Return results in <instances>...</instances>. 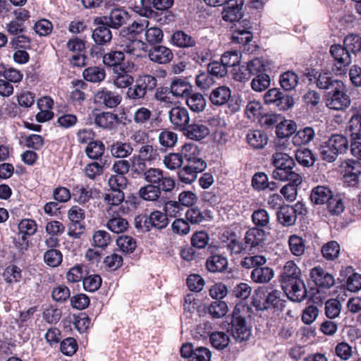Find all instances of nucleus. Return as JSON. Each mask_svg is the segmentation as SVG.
<instances>
[{"label":"nucleus","mask_w":361,"mask_h":361,"mask_svg":"<svg viewBox=\"0 0 361 361\" xmlns=\"http://www.w3.org/2000/svg\"><path fill=\"white\" fill-rule=\"evenodd\" d=\"M197 162L188 164L178 171V176L181 182L190 184L197 178V173L202 172L206 168V163L204 160H197Z\"/></svg>","instance_id":"f8f14e48"},{"label":"nucleus","mask_w":361,"mask_h":361,"mask_svg":"<svg viewBox=\"0 0 361 361\" xmlns=\"http://www.w3.org/2000/svg\"><path fill=\"white\" fill-rule=\"evenodd\" d=\"M149 25V22L146 19L135 20L127 27L121 30L120 35L133 37L145 32L146 28Z\"/></svg>","instance_id":"a878e982"},{"label":"nucleus","mask_w":361,"mask_h":361,"mask_svg":"<svg viewBox=\"0 0 361 361\" xmlns=\"http://www.w3.org/2000/svg\"><path fill=\"white\" fill-rule=\"evenodd\" d=\"M342 81L334 79L331 73L323 72L319 73L317 78V85L319 89L329 90L334 88L336 82H341Z\"/></svg>","instance_id":"864d4df0"},{"label":"nucleus","mask_w":361,"mask_h":361,"mask_svg":"<svg viewBox=\"0 0 361 361\" xmlns=\"http://www.w3.org/2000/svg\"><path fill=\"white\" fill-rule=\"evenodd\" d=\"M330 53L336 63L332 70L336 75H341L352 63V57L344 46L334 44L331 47Z\"/></svg>","instance_id":"0eeeda50"},{"label":"nucleus","mask_w":361,"mask_h":361,"mask_svg":"<svg viewBox=\"0 0 361 361\" xmlns=\"http://www.w3.org/2000/svg\"><path fill=\"white\" fill-rule=\"evenodd\" d=\"M287 297L293 302L302 301L307 295L305 284L301 278L281 285Z\"/></svg>","instance_id":"9d476101"},{"label":"nucleus","mask_w":361,"mask_h":361,"mask_svg":"<svg viewBox=\"0 0 361 361\" xmlns=\"http://www.w3.org/2000/svg\"><path fill=\"white\" fill-rule=\"evenodd\" d=\"M128 13L122 8H114L111 11L107 20L105 22L112 28H119L128 20Z\"/></svg>","instance_id":"b1692460"},{"label":"nucleus","mask_w":361,"mask_h":361,"mask_svg":"<svg viewBox=\"0 0 361 361\" xmlns=\"http://www.w3.org/2000/svg\"><path fill=\"white\" fill-rule=\"evenodd\" d=\"M222 12L223 19L226 21L235 22L242 18L243 0H228Z\"/></svg>","instance_id":"f3484780"},{"label":"nucleus","mask_w":361,"mask_h":361,"mask_svg":"<svg viewBox=\"0 0 361 361\" xmlns=\"http://www.w3.org/2000/svg\"><path fill=\"white\" fill-rule=\"evenodd\" d=\"M152 112L146 107H138L133 113V121L139 126H145L151 120Z\"/></svg>","instance_id":"4d7b16f0"},{"label":"nucleus","mask_w":361,"mask_h":361,"mask_svg":"<svg viewBox=\"0 0 361 361\" xmlns=\"http://www.w3.org/2000/svg\"><path fill=\"white\" fill-rule=\"evenodd\" d=\"M117 121V115L111 112L97 114L94 118V123L102 128H113Z\"/></svg>","instance_id":"473e14b6"},{"label":"nucleus","mask_w":361,"mask_h":361,"mask_svg":"<svg viewBox=\"0 0 361 361\" xmlns=\"http://www.w3.org/2000/svg\"><path fill=\"white\" fill-rule=\"evenodd\" d=\"M209 341L214 348L223 350L228 345L230 337L224 331H214L210 334Z\"/></svg>","instance_id":"c03bdc74"},{"label":"nucleus","mask_w":361,"mask_h":361,"mask_svg":"<svg viewBox=\"0 0 361 361\" xmlns=\"http://www.w3.org/2000/svg\"><path fill=\"white\" fill-rule=\"evenodd\" d=\"M298 79L299 78L295 73L288 71L280 75V85L283 90L290 91L297 86Z\"/></svg>","instance_id":"37998d69"},{"label":"nucleus","mask_w":361,"mask_h":361,"mask_svg":"<svg viewBox=\"0 0 361 361\" xmlns=\"http://www.w3.org/2000/svg\"><path fill=\"white\" fill-rule=\"evenodd\" d=\"M231 90L226 86H220L214 89L210 93L209 99L212 104L222 106L231 98Z\"/></svg>","instance_id":"393cba45"},{"label":"nucleus","mask_w":361,"mask_h":361,"mask_svg":"<svg viewBox=\"0 0 361 361\" xmlns=\"http://www.w3.org/2000/svg\"><path fill=\"white\" fill-rule=\"evenodd\" d=\"M295 156L297 161L304 166H312L315 161L313 154L307 148L297 149Z\"/></svg>","instance_id":"6e6d98bb"},{"label":"nucleus","mask_w":361,"mask_h":361,"mask_svg":"<svg viewBox=\"0 0 361 361\" xmlns=\"http://www.w3.org/2000/svg\"><path fill=\"white\" fill-rule=\"evenodd\" d=\"M303 205L297 203L295 207L290 206L281 207L277 212V219L284 226L293 225L296 221L295 212L298 209H302Z\"/></svg>","instance_id":"a211bd4d"},{"label":"nucleus","mask_w":361,"mask_h":361,"mask_svg":"<svg viewBox=\"0 0 361 361\" xmlns=\"http://www.w3.org/2000/svg\"><path fill=\"white\" fill-rule=\"evenodd\" d=\"M190 90L191 85L181 79L174 80L170 87L171 93L176 97L188 96Z\"/></svg>","instance_id":"ea45409f"},{"label":"nucleus","mask_w":361,"mask_h":361,"mask_svg":"<svg viewBox=\"0 0 361 361\" xmlns=\"http://www.w3.org/2000/svg\"><path fill=\"white\" fill-rule=\"evenodd\" d=\"M96 103L104 105L108 108H114L121 102V97L104 87L99 90L94 95Z\"/></svg>","instance_id":"dca6fc26"},{"label":"nucleus","mask_w":361,"mask_h":361,"mask_svg":"<svg viewBox=\"0 0 361 361\" xmlns=\"http://www.w3.org/2000/svg\"><path fill=\"white\" fill-rule=\"evenodd\" d=\"M288 245L291 253L295 256H301L305 252V241L301 237L297 235H291L289 237Z\"/></svg>","instance_id":"603ef678"},{"label":"nucleus","mask_w":361,"mask_h":361,"mask_svg":"<svg viewBox=\"0 0 361 361\" xmlns=\"http://www.w3.org/2000/svg\"><path fill=\"white\" fill-rule=\"evenodd\" d=\"M145 40L150 44H157L163 39L162 30L157 26H148L145 32Z\"/></svg>","instance_id":"e2e57ef3"},{"label":"nucleus","mask_w":361,"mask_h":361,"mask_svg":"<svg viewBox=\"0 0 361 361\" xmlns=\"http://www.w3.org/2000/svg\"><path fill=\"white\" fill-rule=\"evenodd\" d=\"M111 154L116 158H125L130 155L133 148L130 143L117 141L111 146Z\"/></svg>","instance_id":"e433bc0d"},{"label":"nucleus","mask_w":361,"mask_h":361,"mask_svg":"<svg viewBox=\"0 0 361 361\" xmlns=\"http://www.w3.org/2000/svg\"><path fill=\"white\" fill-rule=\"evenodd\" d=\"M184 130L187 137L195 140H200L209 134V128L202 123L188 125Z\"/></svg>","instance_id":"5701e85b"},{"label":"nucleus","mask_w":361,"mask_h":361,"mask_svg":"<svg viewBox=\"0 0 361 361\" xmlns=\"http://www.w3.org/2000/svg\"><path fill=\"white\" fill-rule=\"evenodd\" d=\"M161 190H162L160 188L152 184H148L140 189L139 195L145 200L154 201L159 197Z\"/></svg>","instance_id":"09e8293b"},{"label":"nucleus","mask_w":361,"mask_h":361,"mask_svg":"<svg viewBox=\"0 0 361 361\" xmlns=\"http://www.w3.org/2000/svg\"><path fill=\"white\" fill-rule=\"evenodd\" d=\"M327 142L338 154L345 153L349 148L347 137L342 135H333Z\"/></svg>","instance_id":"4c0bfd02"},{"label":"nucleus","mask_w":361,"mask_h":361,"mask_svg":"<svg viewBox=\"0 0 361 361\" xmlns=\"http://www.w3.org/2000/svg\"><path fill=\"white\" fill-rule=\"evenodd\" d=\"M171 40L173 45L180 48H190L196 44L195 39L192 37L181 30L175 32Z\"/></svg>","instance_id":"c85d7f7f"},{"label":"nucleus","mask_w":361,"mask_h":361,"mask_svg":"<svg viewBox=\"0 0 361 361\" xmlns=\"http://www.w3.org/2000/svg\"><path fill=\"white\" fill-rule=\"evenodd\" d=\"M183 159H185L188 164L197 162V160H203L198 157L199 150L194 144L187 143L182 147L181 154Z\"/></svg>","instance_id":"49530a36"},{"label":"nucleus","mask_w":361,"mask_h":361,"mask_svg":"<svg viewBox=\"0 0 361 361\" xmlns=\"http://www.w3.org/2000/svg\"><path fill=\"white\" fill-rule=\"evenodd\" d=\"M125 56L122 51H113L106 53L103 56L104 63L109 67H113V71L116 68H122L121 63L124 61Z\"/></svg>","instance_id":"f704fd0d"},{"label":"nucleus","mask_w":361,"mask_h":361,"mask_svg":"<svg viewBox=\"0 0 361 361\" xmlns=\"http://www.w3.org/2000/svg\"><path fill=\"white\" fill-rule=\"evenodd\" d=\"M111 242L109 233L104 230H98L94 232L92 237V243L94 247L106 248Z\"/></svg>","instance_id":"8fccbe9b"},{"label":"nucleus","mask_w":361,"mask_h":361,"mask_svg":"<svg viewBox=\"0 0 361 361\" xmlns=\"http://www.w3.org/2000/svg\"><path fill=\"white\" fill-rule=\"evenodd\" d=\"M265 235V232L262 229L257 227L250 228L245 235V244L251 247H256L264 240Z\"/></svg>","instance_id":"7c9ffc66"},{"label":"nucleus","mask_w":361,"mask_h":361,"mask_svg":"<svg viewBox=\"0 0 361 361\" xmlns=\"http://www.w3.org/2000/svg\"><path fill=\"white\" fill-rule=\"evenodd\" d=\"M310 275L314 283L318 287L329 289L335 284L334 276L321 267L312 268Z\"/></svg>","instance_id":"2eb2a0df"},{"label":"nucleus","mask_w":361,"mask_h":361,"mask_svg":"<svg viewBox=\"0 0 361 361\" xmlns=\"http://www.w3.org/2000/svg\"><path fill=\"white\" fill-rule=\"evenodd\" d=\"M272 269L265 267H255L251 273V279L255 283H267L274 277Z\"/></svg>","instance_id":"c9c22d12"},{"label":"nucleus","mask_w":361,"mask_h":361,"mask_svg":"<svg viewBox=\"0 0 361 361\" xmlns=\"http://www.w3.org/2000/svg\"><path fill=\"white\" fill-rule=\"evenodd\" d=\"M286 181H288L289 183L281 189V193L286 200L293 202L296 199L298 195V187L302 182V176L299 174V182L297 183L295 182L292 178H287Z\"/></svg>","instance_id":"2f4dec72"},{"label":"nucleus","mask_w":361,"mask_h":361,"mask_svg":"<svg viewBox=\"0 0 361 361\" xmlns=\"http://www.w3.org/2000/svg\"><path fill=\"white\" fill-rule=\"evenodd\" d=\"M104 200L109 207L108 209H111V207L118 206L123 202L124 193L120 190H111L105 195Z\"/></svg>","instance_id":"0e129e2a"},{"label":"nucleus","mask_w":361,"mask_h":361,"mask_svg":"<svg viewBox=\"0 0 361 361\" xmlns=\"http://www.w3.org/2000/svg\"><path fill=\"white\" fill-rule=\"evenodd\" d=\"M159 156L157 149L152 145H142L137 151V154H134L130 159L131 172L137 175H141L147 169L146 163L155 161Z\"/></svg>","instance_id":"f03ea898"},{"label":"nucleus","mask_w":361,"mask_h":361,"mask_svg":"<svg viewBox=\"0 0 361 361\" xmlns=\"http://www.w3.org/2000/svg\"><path fill=\"white\" fill-rule=\"evenodd\" d=\"M145 180L149 184L160 188L163 191L170 192L175 186V182L172 178L164 174L161 169L149 168L145 169L142 173Z\"/></svg>","instance_id":"39448f33"},{"label":"nucleus","mask_w":361,"mask_h":361,"mask_svg":"<svg viewBox=\"0 0 361 361\" xmlns=\"http://www.w3.org/2000/svg\"><path fill=\"white\" fill-rule=\"evenodd\" d=\"M296 128V124L293 121L281 119L276 126V134L280 138H285L293 135Z\"/></svg>","instance_id":"58836bf2"},{"label":"nucleus","mask_w":361,"mask_h":361,"mask_svg":"<svg viewBox=\"0 0 361 361\" xmlns=\"http://www.w3.org/2000/svg\"><path fill=\"white\" fill-rule=\"evenodd\" d=\"M270 85V77L266 73L256 75L251 82V87L255 92H262Z\"/></svg>","instance_id":"69168bd1"},{"label":"nucleus","mask_w":361,"mask_h":361,"mask_svg":"<svg viewBox=\"0 0 361 361\" xmlns=\"http://www.w3.org/2000/svg\"><path fill=\"white\" fill-rule=\"evenodd\" d=\"M133 82L134 78L126 71L124 68H116L113 71L112 82L117 88L128 87Z\"/></svg>","instance_id":"412c9836"},{"label":"nucleus","mask_w":361,"mask_h":361,"mask_svg":"<svg viewBox=\"0 0 361 361\" xmlns=\"http://www.w3.org/2000/svg\"><path fill=\"white\" fill-rule=\"evenodd\" d=\"M3 277L8 283H18L23 278L22 270L16 265H10L5 269Z\"/></svg>","instance_id":"3c124183"},{"label":"nucleus","mask_w":361,"mask_h":361,"mask_svg":"<svg viewBox=\"0 0 361 361\" xmlns=\"http://www.w3.org/2000/svg\"><path fill=\"white\" fill-rule=\"evenodd\" d=\"M208 312L213 318H221L228 312V306L224 301H215L208 307Z\"/></svg>","instance_id":"338daca9"},{"label":"nucleus","mask_w":361,"mask_h":361,"mask_svg":"<svg viewBox=\"0 0 361 361\" xmlns=\"http://www.w3.org/2000/svg\"><path fill=\"white\" fill-rule=\"evenodd\" d=\"M105 146L102 141L95 140L87 144L85 148L87 156L91 159H99L104 154Z\"/></svg>","instance_id":"79ce46f5"},{"label":"nucleus","mask_w":361,"mask_h":361,"mask_svg":"<svg viewBox=\"0 0 361 361\" xmlns=\"http://www.w3.org/2000/svg\"><path fill=\"white\" fill-rule=\"evenodd\" d=\"M275 169L272 172L273 178L280 181H286L287 178H293L299 182V173L294 171L295 163L294 159L286 152H276L271 158Z\"/></svg>","instance_id":"f257e3e1"},{"label":"nucleus","mask_w":361,"mask_h":361,"mask_svg":"<svg viewBox=\"0 0 361 361\" xmlns=\"http://www.w3.org/2000/svg\"><path fill=\"white\" fill-rule=\"evenodd\" d=\"M107 17H97L94 20V24L97 27L93 30L92 39L98 44H105L111 42L112 33L108 26Z\"/></svg>","instance_id":"9b49d317"},{"label":"nucleus","mask_w":361,"mask_h":361,"mask_svg":"<svg viewBox=\"0 0 361 361\" xmlns=\"http://www.w3.org/2000/svg\"><path fill=\"white\" fill-rule=\"evenodd\" d=\"M246 139L247 143L255 149H262L268 143L267 135L259 130H250Z\"/></svg>","instance_id":"4be33fe9"},{"label":"nucleus","mask_w":361,"mask_h":361,"mask_svg":"<svg viewBox=\"0 0 361 361\" xmlns=\"http://www.w3.org/2000/svg\"><path fill=\"white\" fill-rule=\"evenodd\" d=\"M315 133L312 128L306 127L300 130L293 137V143L295 145H306L311 142L314 137Z\"/></svg>","instance_id":"a19ab883"},{"label":"nucleus","mask_w":361,"mask_h":361,"mask_svg":"<svg viewBox=\"0 0 361 361\" xmlns=\"http://www.w3.org/2000/svg\"><path fill=\"white\" fill-rule=\"evenodd\" d=\"M149 59L155 63L164 64L171 61L173 57L171 50L165 46H155L148 54Z\"/></svg>","instance_id":"6ab92c4d"},{"label":"nucleus","mask_w":361,"mask_h":361,"mask_svg":"<svg viewBox=\"0 0 361 361\" xmlns=\"http://www.w3.org/2000/svg\"><path fill=\"white\" fill-rule=\"evenodd\" d=\"M167 225L168 219L166 214L159 211L152 212L145 218V231H149L152 228L160 230L166 228Z\"/></svg>","instance_id":"aec40b11"},{"label":"nucleus","mask_w":361,"mask_h":361,"mask_svg":"<svg viewBox=\"0 0 361 361\" xmlns=\"http://www.w3.org/2000/svg\"><path fill=\"white\" fill-rule=\"evenodd\" d=\"M177 141L178 135L172 131L164 130L159 135V142L163 147L171 148L175 146Z\"/></svg>","instance_id":"052dcab7"},{"label":"nucleus","mask_w":361,"mask_h":361,"mask_svg":"<svg viewBox=\"0 0 361 361\" xmlns=\"http://www.w3.org/2000/svg\"><path fill=\"white\" fill-rule=\"evenodd\" d=\"M82 76L86 81L94 83L100 82L105 79L106 72L103 68L92 66L83 71Z\"/></svg>","instance_id":"72a5a7b5"},{"label":"nucleus","mask_w":361,"mask_h":361,"mask_svg":"<svg viewBox=\"0 0 361 361\" xmlns=\"http://www.w3.org/2000/svg\"><path fill=\"white\" fill-rule=\"evenodd\" d=\"M206 266L210 272H221L227 268L228 260L223 255H214L207 259Z\"/></svg>","instance_id":"c756f323"},{"label":"nucleus","mask_w":361,"mask_h":361,"mask_svg":"<svg viewBox=\"0 0 361 361\" xmlns=\"http://www.w3.org/2000/svg\"><path fill=\"white\" fill-rule=\"evenodd\" d=\"M334 86L326 95V106L331 109L343 110L350 106V97L343 82H336Z\"/></svg>","instance_id":"20e7f679"},{"label":"nucleus","mask_w":361,"mask_h":361,"mask_svg":"<svg viewBox=\"0 0 361 361\" xmlns=\"http://www.w3.org/2000/svg\"><path fill=\"white\" fill-rule=\"evenodd\" d=\"M281 292L272 288H262L253 297V305L258 310L276 308L281 304Z\"/></svg>","instance_id":"7ed1b4c3"},{"label":"nucleus","mask_w":361,"mask_h":361,"mask_svg":"<svg viewBox=\"0 0 361 361\" xmlns=\"http://www.w3.org/2000/svg\"><path fill=\"white\" fill-rule=\"evenodd\" d=\"M252 221L257 228H264L268 226L270 216L267 211L264 209H259L253 212Z\"/></svg>","instance_id":"13d9d810"},{"label":"nucleus","mask_w":361,"mask_h":361,"mask_svg":"<svg viewBox=\"0 0 361 361\" xmlns=\"http://www.w3.org/2000/svg\"><path fill=\"white\" fill-rule=\"evenodd\" d=\"M118 46L128 54L140 56L145 51L146 44L140 39H135L127 36L119 35L118 38Z\"/></svg>","instance_id":"1a4fd4ad"},{"label":"nucleus","mask_w":361,"mask_h":361,"mask_svg":"<svg viewBox=\"0 0 361 361\" xmlns=\"http://www.w3.org/2000/svg\"><path fill=\"white\" fill-rule=\"evenodd\" d=\"M343 46L350 54H356L361 51V37L357 35H349L345 37Z\"/></svg>","instance_id":"680f3d73"},{"label":"nucleus","mask_w":361,"mask_h":361,"mask_svg":"<svg viewBox=\"0 0 361 361\" xmlns=\"http://www.w3.org/2000/svg\"><path fill=\"white\" fill-rule=\"evenodd\" d=\"M231 332L233 338L238 342L246 341L251 336V329L247 325L245 319L240 314L237 307L233 312Z\"/></svg>","instance_id":"6e6552de"},{"label":"nucleus","mask_w":361,"mask_h":361,"mask_svg":"<svg viewBox=\"0 0 361 361\" xmlns=\"http://www.w3.org/2000/svg\"><path fill=\"white\" fill-rule=\"evenodd\" d=\"M340 245L336 241H330L324 244L322 248L323 257L327 260H334L338 257Z\"/></svg>","instance_id":"bf43d9fd"},{"label":"nucleus","mask_w":361,"mask_h":361,"mask_svg":"<svg viewBox=\"0 0 361 361\" xmlns=\"http://www.w3.org/2000/svg\"><path fill=\"white\" fill-rule=\"evenodd\" d=\"M106 227L115 233H121L127 230L128 222L121 216H114L107 221Z\"/></svg>","instance_id":"5fc2aeb1"},{"label":"nucleus","mask_w":361,"mask_h":361,"mask_svg":"<svg viewBox=\"0 0 361 361\" xmlns=\"http://www.w3.org/2000/svg\"><path fill=\"white\" fill-rule=\"evenodd\" d=\"M116 244L123 252H133L136 248V242L130 236L121 235L116 240Z\"/></svg>","instance_id":"774afa93"},{"label":"nucleus","mask_w":361,"mask_h":361,"mask_svg":"<svg viewBox=\"0 0 361 361\" xmlns=\"http://www.w3.org/2000/svg\"><path fill=\"white\" fill-rule=\"evenodd\" d=\"M43 259L47 266L57 267L63 261V255L59 250L49 249L44 253Z\"/></svg>","instance_id":"de8ad7c7"},{"label":"nucleus","mask_w":361,"mask_h":361,"mask_svg":"<svg viewBox=\"0 0 361 361\" xmlns=\"http://www.w3.org/2000/svg\"><path fill=\"white\" fill-rule=\"evenodd\" d=\"M300 269L293 261L287 262L281 275V285L300 278Z\"/></svg>","instance_id":"cd10ccee"},{"label":"nucleus","mask_w":361,"mask_h":361,"mask_svg":"<svg viewBox=\"0 0 361 361\" xmlns=\"http://www.w3.org/2000/svg\"><path fill=\"white\" fill-rule=\"evenodd\" d=\"M186 104L195 112H201L206 107V100L200 93H193L188 96Z\"/></svg>","instance_id":"a18cd8bd"},{"label":"nucleus","mask_w":361,"mask_h":361,"mask_svg":"<svg viewBox=\"0 0 361 361\" xmlns=\"http://www.w3.org/2000/svg\"><path fill=\"white\" fill-rule=\"evenodd\" d=\"M264 103L267 105L278 108L279 110H288L293 106V99L278 88L269 90L264 94Z\"/></svg>","instance_id":"423d86ee"},{"label":"nucleus","mask_w":361,"mask_h":361,"mask_svg":"<svg viewBox=\"0 0 361 361\" xmlns=\"http://www.w3.org/2000/svg\"><path fill=\"white\" fill-rule=\"evenodd\" d=\"M169 118L174 129L184 130L190 122L188 111L182 106H175L169 111Z\"/></svg>","instance_id":"ddd939ff"},{"label":"nucleus","mask_w":361,"mask_h":361,"mask_svg":"<svg viewBox=\"0 0 361 361\" xmlns=\"http://www.w3.org/2000/svg\"><path fill=\"white\" fill-rule=\"evenodd\" d=\"M332 195V192L329 188L319 185L312 189L310 199L315 204H323L327 203Z\"/></svg>","instance_id":"bb28decb"},{"label":"nucleus","mask_w":361,"mask_h":361,"mask_svg":"<svg viewBox=\"0 0 361 361\" xmlns=\"http://www.w3.org/2000/svg\"><path fill=\"white\" fill-rule=\"evenodd\" d=\"M18 229L21 235V243H17L19 250L22 252L27 250L29 247L27 236L34 235L37 229V224L32 219H23L18 224Z\"/></svg>","instance_id":"4468645a"}]
</instances>
